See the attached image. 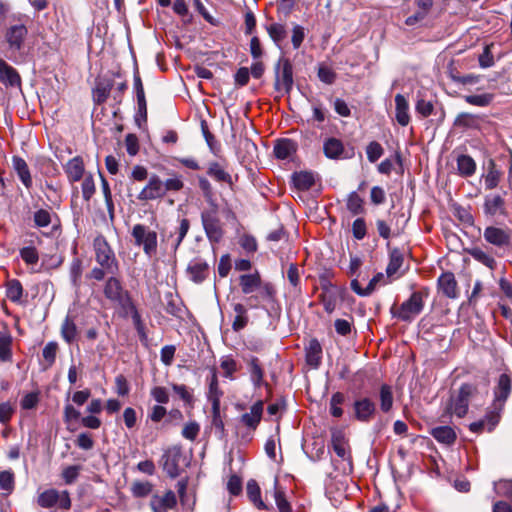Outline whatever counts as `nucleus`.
<instances>
[{"label": "nucleus", "instance_id": "f257e3e1", "mask_svg": "<svg viewBox=\"0 0 512 512\" xmlns=\"http://www.w3.org/2000/svg\"><path fill=\"white\" fill-rule=\"evenodd\" d=\"M96 262L108 269V273L115 274L118 264L113 250L103 236H97L93 242Z\"/></svg>", "mask_w": 512, "mask_h": 512}, {"label": "nucleus", "instance_id": "f03ea898", "mask_svg": "<svg viewBox=\"0 0 512 512\" xmlns=\"http://www.w3.org/2000/svg\"><path fill=\"white\" fill-rule=\"evenodd\" d=\"M37 504L41 508L58 507L62 510H68L71 507V499L68 491H58L54 488L46 489L38 495Z\"/></svg>", "mask_w": 512, "mask_h": 512}, {"label": "nucleus", "instance_id": "7ed1b4c3", "mask_svg": "<svg viewBox=\"0 0 512 512\" xmlns=\"http://www.w3.org/2000/svg\"><path fill=\"white\" fill-rule=\"evenodd\" d=\"M104 295L112 303L122 307H131V297L127 290L121 284V281L116 277H109L104 285Z\"/></svg>", "mask_w": 512, "mask_h": 512}, {"label": "nucleus", "instance_id": "20e7f679", "mask_svg": "<svg viewBox=\"0 0 512 512\" xmlns=\"http://www.w3.org/2000/svg\"><path fill=\"white\" fill-rule=\"evenodd\" d=\"M423 307V294L417 291L413 292L410 298L401 304L397 312L392 308L391 313L402 321H411L422 312Z\"/></svg>", "mask_w": 512, "mask_h": 512}, {"label": "nucleus", "instance_id": "39448f33", "mask_svg": "<svg viewBox=\"0 0 512 512\" xmlns=\"http://www.w3.org/2000/svg\"><path fill=\"white\" fill-rule=\"evenodd\" d=\"M293 68L289 59L280 58L275 66V89L288 94L293 87Z\"/></svg>", "mask_w": 512, "mask_h": 512}, {"label": "nucleus", "instance_id": "423d86ee", "mask_svg": "<svg viewBox=\"0 0 512 512\" xmlns=\"http://www.w3.org/2000/svg\"><path fill=\"white\" fill-rule=\"evenodd\" d=\"M26 35L27 29L22 24L14 25L7 29L5 39L9 46L10 54L8 55V58L10 60H16V53L21 50Z\"/></svg>", "mask_w": 512, "mask_h": 512}, {"label": "nucleus", "instance_id": "0eeeda50", "mask_svg": "<svg viewBox=\"0 0 512 512\" xmlns=\"http://www.w3.org/2000/svg\"><path fill=\"white\" fill-rule=\"evenodd\" d=\"M132 235L137 245H143L146 254L151 255L157 247V234L146 226H134Z\"/></svg>", "mask_w": 512, "mask_h": 512}, {"label": "nucleus", "instance_id": "6e6552de", "mask_svg": "<svg viewBox=\"0 0 512 512\" xmlns=\"http://www.w3.org/2000/svg\"><path fill=\"white\" fill-rule=\"evenodd\" d=\"M182 457V452L179 447L169 448L161 458V465L163 470L171 478H175L180 474L179 461Z\"/></svg>", "mask_w": 512, "mask_h": 512}, {"label": "nucleus", "instance_id": "1a4fd4ad", "mask_svg": "<svg viewBox=\"0 0 512 512\" xmlns=\"http://www.w3.org/2000/svg\"><path fill=\"white\" fill-rule=\"evenodd\" d=\"M177 498L175 492L167 490L164 493H155L150 499V508L153 512H168L175 508Z\"/></svg>", "mask_w": 512, "mask_h": 512}, {"label": "nucleus", "instance_id": "9d476101", "mask_svg": "<svg viewBox=\"0 0 512 512\" xmlns=\"http://www.w3.org/2000/svg\"><path fill=\"white\" fill-rule=\"evenodd\" d=\"M165 195V187L163 181L157 175L149 177L148 183L137 195V199L141 201L154 200Z\"/></svg>", "mask_w": 512, "mask_h": 512}, {"label": "nucleus", "instance_id": "9b49d317", "mask_svg": "<svg viewBox=\"0 0 512 512\" xmlns=\"http://www.w3.org/2000/svg\"><path fill=\"white\" fill-rule=\"evenodd\" d=\"M353 408L355 418L360 422H370L376 413V405L368 397L355 400Z\"/></svg>", "mask_w": 512, "mask_h": 512}, {"label": "nucleus", "instance_id": "f8f14e48", "mask_svg": "<svg viewBox=\"0 0 512 512\" xmlns=\"http://www.w3.org/2000/svg\"><path fill=\"white\" fill-rule=\"evenodd\" d=\"M477 389L471 384H463L459 390L457 400L454 404V413L458 417H463L468 411L470 398L476 393Z\"/></svg>", "mask_w": 512, "mask_h": 512}, {"label": "nucleus", "instance_id": "ddd939ff", "mask_svg": "<svg viewBox=\"0 0 512 512\" xmlns=\"http://www.w3.org/2000/svg\"><path fill=\"white\" fill-rule=\"evenodd\" d=\"M484 237L487 242L499 247L508 246L510 243L509 231L498 226H487Z\"/></svg>", "mask_w": 512, "mask_h": 512}, {"label": "nucleus", "instance_id": "4468645a", "mask_svg": "<svg viewBox=\"0 0 512 512\" xmlns=\"http://www.w3.org/2000/svg\"><path fill=\"white\" fill-rule=\"evenodd\" d=\"M0 82L6 87H21L19 73L3 59H0Z\"/></svg>", "mask_w": 512, "mask_h": 512}, {"label": "nucleus", "instance_id": "2eb2a0df", "mask_svg": "<svg viewBox=\"0 0 512 512\" xmlns=\"http://www.w3.org/2000/svg\"><path fill=\"white\" fill-rule=\"evenodd\" d=\"M510 392L511 378L507 374H501L494 391L495 399L493 403H496V407L499 405V409H503L504 403L509 397Z\"/></svg>", "mask_w": 512, "mask_h": 512}, {"label": "nucleus", "instance_id": "dca6fc26", "mask_svg": "<svg viewBox=\"0 0 512 512\" xmlns=\"http://www.w3.org/2000/svg\"><path fill=\"white\" fill-rule=\"evenodd\" d=\"M239 285L245 295H251L262 287V279L258 271L239 276Z\"/></svg>", "mask_w": 512, "mask_h": 512}, {"label": "nucleus", "instance_id": "f3484780", "mask_svg": "<svg viewBox=\"0 0 512 512\" xmlns=\"http://www.w3.org/2000/svg\"><path fill=\"white\" fill-rule=\"evenodd\" d=\"M187 272L193 282L201 283L206 279L209 273V266L203 259L196 258L190 261Z\"/></svg>", "mask_w": 512, "mask_h": 512}, {"label": "nucleus", "instance_id": "a211bd4d", "mask_svg": "<svg viewBox=\"0 0 512 512\" xmlns=\"http://www.w3.org/2000/svg\"><path fill=\"white\" fill-rule=\"evenodd\" d=\"M64 171L67 174L68 180L71 183L81 180L86 175L84 162L82 158L79 156L70 159L65 164Z\"/></svg>", "mask_w": 512, "mask_h": 512}, {"label": "nucleus", "instance_id": "6ab92c4d", "mask_svg": "<svg viewBox=\"0 0 512 512\" xmlns=\"http://www.w3.org/2000/svg\"><path fill=\"white\" fill-rule=\"evenodd\" d=\"M12 166L21 183L25 186V188L30 189L32 187L33 181L30 169L26 161L19 156H13Z\"/></svg>", "mask_w": 512, "mask_h": 512}, {"label": "nucleus", "instance_id": "aec40b11", "mask_svg": "<svg viewBox=\"0 0 512 512\" xmlns=\"http://www.w3.org/2000/svg\"><path fill=\"white\" fill-rule=\"evenodd\" d=\"M263 402L261 400L254 403L250 411L241 416V422L252 429H255L261 421L263 413Z\"/></svg>", "mask_w": 512, "mask_h": 512}, {"label": "nucleus", "instance_id": "412c9836", "mask_svg": "<svg viewBox=\"0 0 512 512\" xmlns=\"http://www.w3.org/2000/svg\"><path fill=\"white\" fill-rule=\"evenodd\" d=\"M396 120L401 126H407L410 122L409 104L402 94L395 96Z\"/></svg>", "mask_w": 512, "mask_h": 512}, {"label": "nucleus", "instance_id": "4be33fe9", "mask_svg": "<svg viewBox=\"0 0 512 512\" xmlns=\"http://www.w3.org/2000/svg\"><path fill=\"white\" fill-rule=\"evenodd\" d=\"M380 283H384V275L383 273H377L368 283L366 288H362L357 279H353L351 281V289L359 296L365 297L372 294V292L376 289L377 285Z\"/></svg>", "mask_w": 512, "mask_h": 512}, {"label": "nucleus", "instance_id": "5701e85b", "mask_svg": "<svg viewBox=\"0 0 512 512\" xmlns=\"http://www.w3.org/2000/svg\"><path fill=\"white\" fill-rule=\"evenodd\" d=\"M207 174L217 182H223L229 185L233 184L231 175L219 162H210L208 164Z\"/></svg>", "mask_w": 512, "mask_h": 512}, {"label": "nucleus", "instance_id": "b1692460", "mask_svg": "<svg viewBox=\"0 0 512 512\" xmlns=\"http://www.w3.org/2000/svg\"><path fill=\"white\" fill-rule=\"evenodd\" d=\"M13 338L8 331H0V361L11 362Z\"/></svg>", "mask_w": 512, "mask_h": 512}, {"label": "nucleus", "instance_id": "393cba45", "mask_svg": "<svg viewBox=\"0 0 512 512\" xmlns=\"http://www.w3.org/2000/svg\"><path fill=\"white\" fill-rule=\"evenodd\" d=\"M250 380L255 388H259L264 382V370L262 369L259 359L252 356L248 361Z\"/></svg>", "mask_w": 512, "mask_h": 512}, {"label": "nucleus", "instance_id": "a878e982", "mask_svg": "<svg viewBox=\"0 0 512 512\" xmlns=\"http://www.w3.org/2000/svg\"><path fill=\"white\" fill-rule=\"evenodd\" d=\"M296 151L295 143L290 139H282L277 141L274 146V155L276 158L285 160L290 158Z\"/></svg>", "mask_w": 512, "mask_h": 512}, {"label": "nucleus", "instance_id": "bb28decb", "mask_svg": "<svg viewBox=\"0 0 512 512\" xmlns=\"http://www.w3.org/2000/svg\"><path fill=\"white\" fill-rule=\"evenodd\" d=\"M403 260V253L399 249L394 248L391 250L389 263L386 268L387 277H398V271L403 264Z\"/></svg>", "mask_w": 512, "mask_h": 512}, {"label": "nucleus", "instance_id": "cd10ccee", "mask_svg": "<svg viewBox=\"0 0 512 512\" xmlns=\"http://www.w3.org/2000/svg\"><path fill=\"white\" fill-rule=\"evenodd\" d=\"M294 186L298 190H309L315 184V176L311 172H296L292 176Z\"/></svg>", "mask_w": 512, "mask_h": 512}, {"label": "nucleus", "instance_id": "c85d7f7f", "mask_svg": "<svg viewBox=\"0 0 512 512\" xmlns=\"http://www.w3.org/2000/svg\"><path fill=\"white\" fill-rule=\"evenodd\" d=\"M223 393L219 388L218 379L215 372H213L210 382H209V391H208V400L212 404V411H216L220 408V399Z\"/></svg>", "mask_w": 512, "mask_h": 512}, {"label": "nucleus", "instance_id": "c756f323", "mask_svg": "<svg viewBox=\"0 0 512 512\" xmlns=\"http://www.w3.org/2000/svg\"><path fill=\"white\" fill-rule=\"evenodd\" d=\"M266 31L275 45L281 48V43L285 40L287 36L286 27L281 23H271L266 26Z\"/></svg>", "mask_w": 512, "mask_h": 512}, {"label": "nucleus", "instance_id": "7c9ffc66", "mask_svg": "<svg viewBox=\"0 0 512 512\" xmlns=\"http://www.w3.org/2000/svg\"><path fill=\"white\" fill-rule=\"evenodd\" d=\"M380 409L388 413L393 407V390L388 384H382L379 389Z\"/></svg>", "mask_w": 512, "mask_h": 512}, {"label": "nucleus", "instance_id": "2f4dec72", "mask_svg": "<svg viewBox=\"0 0 512 512\" xmlns=\"http://www.w3.org/2000/svg\"><path fill=\"white\" fill-rule=\"evenodd\" d=\"M331 443L333 450L338 457H340L343 460L350 458L347 452V444L344 435L341 432L337 431L332 434Z\"/></svg>", "mask_w": 512, "mask_h": 512}, {"label": "nucleus", "instance_id": "473e14b6", "mask_svg": "<svg viewBox=\"0 0 512 512\" xmlns=\"http://www.w3.org/2000/svg\"><path fill=\"white\" fill-rule=\"evenodd\" d=\"M458 172L461 176L468 177L475 173L476 163L467 155H461L457 158Z\"/></svg>", "mask_w": 512, "mask_h": 512}, {"label": "nucleus", "instance_id": "72a5a7b5", "mask_svg": "<svg viewBox=\"0 0 512 512\" xmlns=\"http://www.w3.org/2000/svg\"><path fill=\"white\" fill-rule=\"evenodd\" d=\"M322 349L317 340H312L306 352V361L312 367H318L321 361Z\"/></svg>", "mask_w": 512, "mask_h": 512}, {"label": "nucleus", "instance_id": "f704fd0d", "mask_svg": "<svg viewBox=\"0 0 512 512\" xmlns=\"http://www.w3.org/2000/svg\"><path fill=\"white\" fill-rule=\"evenodd\" d=\"M246 492L248 498L256 505L258 509H265L266 506L261 500V490L258 483L251 479L247 483Z\"/></svg>", "mask_w": 512, "mask_h": 512}, {"label": "nucleus", "instance_id": "c9c22d12", "mask_svg": "<svg viewBox=\"0 0 512 512\" xmlns=\"http://www.w3.org/2000/svg\"><path fill=\"white\" fill-rule=\"evenodd\" d=\"M323 150L326 157L335 159L342 154L343 144L336 138H329L324 142Z\"/></svg>", "mask_w": 512, "mask_h": 512}, {"label": "nucleus", "instance_id": "e433bc0d", "mask_svg": "<svg viewBox=\"0 0 512 512\" xmlns=\"http://www.w3.org/2000/svg\"><path fill=\"white\" fill-rule=\"evenodd\" d=\"M82 272V261L79 258H74L70 265L69 275L72 286L76 290H78L81 286Z\"/></svg>", "mask_w": 512, "mask_h": 512}, {"label": "nucleus", "instance_id": "4c0bfd02", "mask_svg": "<svg viewBox=\"0 0 512 512\" xmlns=\"http://www.w3.org/2000/svg\"><path fill=\"white\" fill-rule=\"evenodd\" d=\"M274 499L279 512H292L290 503L286 498L283 488L278 486L277 480L275 481Z\"/></svg>", "mask_w": 512, "mask_h": 512}, {"label": "nucleus", "instance_id": "58836bf2", "mask_svg": "<svg viewBox=\"0 0 512 512\" xmlns=\"http://www.w3.org/2000/svg\"><path fill=\"white\" fill-rule=\"evenodd\" d=\"M153 491V484L149 481H134L131 485L132 495L136 498H143Z\"/></svg>", "mask_w": 512, "mask_h": 512}, {"label": "nucleus", "instance_id": "ea45409f", "mask_svg": "<svg viewBox=\"0 0 512 512\" xmlns=\"http://www.w3.org/2000/svg\"><path fill=\"white\" fill-rule=\"evenodd\" d=\"M61 335L67 343H72L77 336V327L72 319L66 317L61 326Z\"/></svg>", "mask_w": 512, "mask_h": 512}, {"label": "nucleus", "instance_id": "a19ab883", "mask_svg": "<svg viewBox=\"0 0 512 512\" xmlns=\"http://www.w3.org/2000/svg\"><path fill=\"white\" fill-rule=\"evenodd\" d=\"M347 208L354 214H362L364 212V200L357 192H351L347 199Z\"/></svg>", "mask_w": 512, "mask_h": 512}, {"label": "nucleus", "instance_id": "79ce46f5", "mask_svg": "<svg viewBox=\"0 0 512 512\" xmlns=\"http://www.w3.org/2000/svg\"><path fill=\"white\" fill-rule=\"evenodd\" d=\"M500 172L495 168L493 161L489 162L487 174L484 176L485 186L487 189H493L498 185Z\"/></svg>", "mask_w": 512, "mask_h": 512}, {"label": "nucleus", "instance_id": "37998d69", "mask_svg": "<svg viewBox=\"0 0 512 512\" xmlns=\"http://www.w3.org/2000/svg\"><path fill=\"white\" fill-rule=\"evenodd\" d=\"M502 409H499V405L496 407V403H493L492 410L488 411L483 420H486V430L491 432L496 425L499 423L500 414Z\"/></svg>", "mask_w": 512, "mask_h": 512}, {"label": "nucleus", "instance_id": "c03bdc74", "mask_svg": "<svg viewBox=\"0 0 512 512\" xmlns=\"http://www.w3.org/2000/svg\"><path fill=\"white\" fill-rule=\"evenodd\" d=\"M504 201L501 196L494 195L486 198L485 211L488 214L495 215L502 211Z\"/></svg>", "mask_w": 512, "mask_h": 512}, {"label": "nucleus", "instance_id": "a18cd8bd", "mask_svg": "<svg viewBox=\"0 0 512 512\" xmlns=\"http://www.w3.org/2000/svg\"><path fill=\"white\" fill-rule=\"evenodd\" d=\"M7 297L12 301V302H19L21 297H22V294H23V288H22V285L21 283L16 280V279H13V280H10L7 284Z\"/></svg>", "mask_w": 512, "mask_h": 512}, {"label": "nucleus", "instance_id": "49530a36", "mask_svg": "<svg viewBox=\"0 0 512 512\" xmlns=\"http://www.w3.org/2000/svg\"><path fill=\"white\" fill-rule=\"evenodd\" d=\"M465 101L471 105L478 107H486L493 100V94L484 93L479 95H467L464 97Z\"/></svg>", "mask_w": 512, "mask_h": 512}, {"label": "nucleus", "instance_id": "de8ad7c7", "mask_svg": "<svg viewBox=\"0 0 512 512\" xmlns=\"http://www.w3.org/2000/svg\"><path fill=\"white\" fill-rule=\"evenodd\" d=\"M345 397L342 393L336 392L330 399V413L333 417L339 418L343 415L341 405L344 403Z\"/></svg>", "mask_w": 512, "mask_h": 512}, {"label": "nucleus", "instance_id": "09e8293b", "mask_svg": "<svg viewBox=\"0 0 512 512\" xmlns=\"http://www.w3.org/2000/svg\"><path fill=\"white\" fill-rule=\"evenodd\" d=\"M82 196L89 201L95 193V182L92 174H86L81 184Z\"/></svg>", "mask_w": 512, "mask_h": 512}, {"label": "nucleus", "instance_id": "8fccbe9b", "mask_svg": "<svg viewBox=\"0 0 512 512\" xmlns=\"http://www.w3.org/2000/svg\"><path fill=\"white\" fill-rule=\"evenodd\" d=\"M321 302L323 304L324 310L331 314L335 311L337 306V296L334 291L327 290L321 295Z\"/></svg>", "mask_w": 512, "mask_h": 512}, {"label": "nucleus", "instance_id": "3c124183", "mask_svg": "<svg viewBox=\"0 0 512 512\" xmlns=\"http://www.w3.org/2000/svg\"><path fill=\"white\" fill-rule=\"evenodd\" d=\"M14 473L10 470L0 472V489L11 493L14 489Z\"/></svg>", "mask_w": 512, "mask_h": 512}, {"label": "nucleus", "instance_id": "603ef678", "mask_svg": "<svg viewBox=\"0 0 512 512\" xmlns=\"http://www.w3.org/2000/svg\"><path fill=\"white\" fill-rule=\"evenodd\" d=\"M384 153V149L377 141L370 142L366 147L367 158L371 163L376 162Z\"/></svg>", "mask_w": 512, "mask_h": 512}, {"label": "nucleus", "instance_id": "864d4df0", "mask_svg": "<svg viewBox=\"0 0 512 512\" xmlns=\"http://www.w3.org/2000/svg\"><path fill=\"white\" fill-rule=\"evenodd\" d=\"M112 89V84L99 82L94 90V98L98 103H102L106 101L108 98L110 91Z\"/></svg>", "mask_w": 512, "mask_h": 512}, {"label": "nucleus", "instance_id": "5fc2aeb1", "mask_svg": "<svg viewBox=\"0 0 512 512\" xmlns=\"http://www.w3.org/2000/svg\"><path fill=\"white\" fill-rule=\"evenodd\" d=\"M494 490L497 495L507 497L512 501V480H503L494 483Z\"/></svg>", "mask_w": 512, "mask_h": 512}, {"label": "nucleus", "instance_id": "6e6d98bb", "mask_svg": "<svg viewBox=\"0 0 512 512\" xmlns=\"http://www.w3.org/2000/svg\"><path fill=\"white\" fill-rule=\"evenodd\" d=\"M172 389L184 403L188 405L193 404V395L187 386L184 384H172Z\"/></svg>", "mask_w": 512, "mask_h": 512}, {"label": "nucleus", "instance_id": "4d7b16f0", "mask_svg": "<svg viewBox=\"0 0 512 512\" xmlns=\"http://www.w3.org/2000/svg\"><path fill=\"white\" fill-rule=\"evenodd\" d=\"M470 254L474 259H476L477 261L481 262L482 264L489 268H493V266L495 265L494 258L479 248L472 249L470 251Z\"/></svg>", "mask_w": 512, "mask_h": 512}, {"label": "nucleus", "instance_id": "13d9d810", "mask_svg": "<svg viewBox=\"0 0 512 512\" xmlns=\"http://www.w3.org/2000/svg\"><path fill=\"white\" fill-rule=\"evenodd\" d=\"M57 350L58 345L56 342H49L43 348L42 355L49 367L55 362Z\"/></svg>", "mask_w": 512, "mask_h": 512}, {"label": "nucleus", "instance_id": "bf43d9fd", "mask_svg": "<svg viewBox=\"0 0 512 512\" xmlns=\"http://www.w3.org/2000/svg\"><path fill=\"white\" fill-rule=\"evenodd\" d=\"M220 367L224 370L226 378L233 379V374L237 371V363L232 357L226 356L222 358Z\"/></svg>", "mask_w": 512, "mask_h": 512}, {"label": "nucleus", "instance_id": "052dcab7", "mask_svg": "<svg viewBox=\"0 0 512 512\" xmlns=\"http://www.w3.org/2000/svg\"><path fill=\"white\" fill-rule=\"evenodd\" d=\"M318 78L325 84H332L336 79V73L329 66L321 64L318 67Z\"/></svg>", "mask_w": 512, "mask_h": 512}, {"label": "nucleus", "instance_id": "680f3d73", "mask_svg": "<svg viewBox=\"0 0 512 512\" xmlns=\"http://www.w3.org/2000/svg\"><path fill=\"white\" fill-rule=\"evenodd\" d=\"M258 291H259L260 295H255V296L252 295L248 298V300L254 301V302H259L260 297L264 298V299H271L275 294L274 287L271 283H263L262 282V287Z\"/></svg>", "mask_w": 512, "mask_h": 512}, {"label": "nucleus", "instance_id": "e2e57ef3", "mask_svg": "<svg viewBox=\"0 0 512 512\" xmlns=\"http://www.w3.org/2000/svg\"><path fill=\"white\" fill-rule=\"evenodd\" d=\"M199 431H200L199 424L195 421H191V422L185 424V426L183 427L182 436L185 439L194 441L197 438Z\"/></svg>", "mask_w": 512, "mask_h": 512}, {"label": "nucleus", "instance_id": "0e129e2a", "mask_svg": "<svg viewBox=\"0 0 512 512\" xmlns=\"http://www.w3.org/2000/svg\"><path fill=\"white\" fill-rule=\"evenodd\" d=\"M81 467L78 465L68 466L62 471V478L66 484H72L79 476Z\"/></svg>", "mask_w": 512, "mask_h": 512}, {"label": "nucleus", "instance_id": "69168bd1", "mask_svg": "<svg viewBox=\"0 0 512 512\" xmlns=\"http://www.w3.org/2000/svg\"><path fill=\"white\" fill-rule=\"evenodd\" d=\"M305 39V29L301 25L295 24L292 28L291 42L294 49H298Z\"/></svg>", "mask_w": 512, "mask_h": 512}, {"label": "nucleus", "instance_id": "338daca9", "mask_svg": "<svg viewBox=\"0 0 512 512\" xmlns=\"http://www.w3.org/2000/svg\"><path fill=\"white\" fill-rule=\"evenodd\" d=\"M430 434L441 444L444 446H448V427L447 426H437L433 427L430 430Z\"/></svg>", "mask_w": 512, "mask_h": 512}, {"label": "nucleus", "instance_id": "774afa93", "mask_svg": "<svg viewBox=\"0 0 512 512\" xmlns=\"http://www.w3.org/2000/svg\"><path fill=\"white\" fill-rule=\"evenodd\" d=\"M151 396L159 404H167L169 402V393L165 387H153L151 389Z\"/></svg>", "mask_w": 512, "mask_h": 512}]
</instances>
